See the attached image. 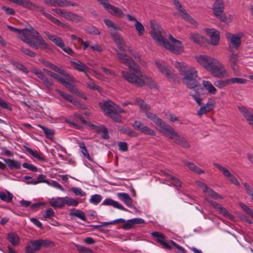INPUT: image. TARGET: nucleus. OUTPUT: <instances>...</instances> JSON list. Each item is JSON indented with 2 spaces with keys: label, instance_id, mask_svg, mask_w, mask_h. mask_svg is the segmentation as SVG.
I'll list each match as a JSON object with an SVG mask.
<instances>
[{
  "label": "nucleus",
  "instance_id": "6e6d98bb",
  "mask_svg": "<svg viewBox=\"0 0 253 253\" xmlns=\"http://www.w3.org/2000/svg\"><path fill=\"white\" fill-rule=\"evenodd\" d=\"M182 17L186 19L187 21H189L190 23L193 25H197V22L192 18L186 12L184 13Z\"/></svg>",
  "mask_w": 253,
  "mask_h": 253
},
{
  "label": "nucleus",
  "instance_id": "72a5a7b5",
  "mask_svg": "<svg viewBox=\"0 0 253 253\" xmlns=\"http://www.w3.org/2000/svg\"><path fill=\"white\" fill-rule=\"evenodd\" d=\"M38 126L42 128L44 132L45 137L48 139H52L53 137L54 132L53 130L47 128L43 126L39 125Z\"/></svg>",
  "mask_w": 253,
  "mask_h": 253
},
{
  "label": "nucleus",
  "instance_id": "5fc2aeb1",
  "mask_svg": "<svg viewBox=\"0 0 253 253\" xmlns=\"http://www.w3.org/2000/svg\"><path fill=\"white\" fill-rule=\"evenodd\" d=\"M190 38L195 42L200 43L203 40V37L197 34L192 33L190 34Z\"/></svg>",
  "mask_w": 253,
  "mask_h": 253
},
{
  "label": "nucleus",
  "instance_id": "5701e85b",
  "mask_svg": "<svg viewBox=\"0 0 253 253\" xmlns=\"http://www.w3.org/2000/svg\"><path fill=\"white\" fill-rule=\"evenodd\" d=\"M72 64L74 66L75 69L80 72L84 73L85 75L88 76V74L86 71L88 69V67H87L84 63L80 61L78 62H72Z\"/></svg>",
  "mask_w": 253,
  "mask_h": 253
},
{
  "label": "nucleus",
  "instance_id": "f257e3e1",
  "mask_svg": "<svg viewBox=\"0 0 253 253\" xmlns=\"http://www.w3.org/2000/svg\"><path fill=\"white\" fill-rule=\"evenodd\" d=\"M117 58L119 61L127 66L129 71H122L123 77L128 82L136 86H149L150 88L157 89V83L150 77L140 70L139 66L129 56L117 51Z\"/></svg>",
  "mask_w": 253,
  "mask_h": 253
},
{
  "label": "nucleus",
  "instance_id": "aec40b11",
  "mask_svg": "<svg viewBox=\"0 0 253 253\" xmlns=\"http://www.w3.org/2000/svg\"><path fill=\"white\" fill-rule=\"evenodd\" d=\"M162 172L165 175L167 176L166 180L170 182L174 187L176 188H179L181 186V182L178 179L170 174H168L164 171H162Z\"/></svg>",
  "mask_w": 253,
  "mask_h": 253
},
{
  "label": "nucleus",
  "instance_id": "3c124183",
  "mask_svg": "<svg viewBox=\"0 0 253 253\" xmlns=\"http://www.w3.org/2000/svg\"><path fill=\"white\" fill-rule=\"evenodd\" d=\"M173 2L177 9L179 11L180 15H183L186 11L183 9L180 2L178 0H173Z\"/></svg>",
  "mask_w": 253,
  "mask_h": 253
},
{
  "label": "nucleus",
  "instance_id": "49530a36",
  "mask_svg": "<svg viewBox=\"0 0 253 253\" xmlns=\"http://www.w3.org/2000/svg\"><path fill=\"white\" fill-rule=\"evenodd\" d=\"M135 27L139 36H141L144 34L145 29L143 25L140 22L138 21H136L135 23Z\"/></svg>",
  "mask_w": 253,
  "mask_h": 253
},
{
  "label": "nucleus",
  "instance_id": "c9c22d12",
  "mask_svg": "<svg viewBox=\"0 0 253 253\" xmlns=\"http://www.w3.org/2000/svg\"><path fill=\"white\" fill-rule=\"evenodd\" d=\"M11 64L16 67L17 69L20 70L22 72L27 74L29 72L28 69L26 68V67L21 63L15 61H12Z\"/></svg>",
  "mask_w": 253,
  "mask_h": 253
},
{
  "label": "nucleus",
  "instance_id": "20e7f679",
  "mask_svg": "<svg viewBox=\"0 0 253 253\" xmlns=\"http://www.w3.org/2000/svg\"><path fill=\"white\" fill-rule=\"evenodd\" d=\"M174 65L183 76L182 82L187 87L197 93L202 89L201 85L197 80L198 73L195 69L188 68L184 62H176Z\"/></svg>",
  "mask_w": 253,
  "mask_h": 253
},
{
  "label": "nucleus",
  "instance_id": "b1692460",
  "mask_svg": "<svg viewBox=\"0 0 253 253\" xmlns=\"http://www.w3.org/2000/svg\"><path fill=\"white\" fill-rule=\"evenodd\" d=\"M50 203L54 208H61L64 206V198H52Z\"/></svg>",
  "mask_w": 253,
  "mask_h": 253
},
{
  "label": "nucleus",
  "instance_id": "338daca9",
  "mask_svg": "<svg viewBox=\"0 0 253 253\" xmlns=\"http://www.w3.org/2000/svg\"><path fill=\"white\" fill-rule=\"evenodd\" d=\"M123 225V228L125 229H129L131 228L134 225V222L133 219L127 220L126 222L125 221Z\"/></svg>",
  "mask_w": 253,
  "mask_h": 253
},
{
  "label": "nucleus",
  "instance_id": "0e129e2a",
  "mask_svg": "<svg viewBox=\"0 0 253 253\" xmlns=\"http://www.w3.org/2000/svg\"><path fill=\"white\" fill-rule=\"evenodd\" d=\"M87 31L88 33L94 35H98L100 34L99 30L94 26L87 27Z\"/></svg>",
  "mask_w": 253,
  "mask_h": 253
},
{
  "label": "nucleus",
  "instance_id": "58836bf2",
  "mask_svg": "<svg viewBox=\"0 0 253 253\" xmlns=\"http://www.w3.org/2000/svg\"><path fill=\"white\" fill-rule=\"evenodd\" d=\"M229 84H245L247 83V80L239 78H232L228 79Z\"/></svg>",
  "mask_w": 253,
  "mask_h": 253
},
{
  "label": "nucleus",
  "instance_id": "412c9836",
  "mask_svg": "<svg viewBox=\"0 0 253 253\" xmlns=\"http://www.w3.org/2000/svg\"><path fill=\"white\" fill-rule=\"evenodd\" d=\"M4 161L10 169H19L21 164L19 162L10 159H4Z\"/></svg>",
  "mask_w": 253,
  "mask_h": 253
},
{
  "label": "nucleus",
  "instance_id": "a878e982",
  "mask_svg": "<svg viewBox=\"0 0 253 253\" xmlns=\"http://www.w3.org/2000/svg\"><path fill=\"white\" fill-rule=\"evenodd\" d=\"M7 239L14 246H17L19 244L20 239L18 236L15 233H9L7 234Z\"/></svg>",
  "mask_w": 253,
  "mask_h": 253
},
{
  "label": "nucleus",
  "instance_id": "7c9ffc66",
  "mask_svg": "<svg viewBox=\"0 0 253 253\" xmlns=\"http://www.w3.org/2000/svg\"><path fill=\"white\" fill-rule=\"evenodd\" d=\"M13 197V195L7 190H6L5 192L0 193V199L4 202L7 203L10 202Z\"/></svg>",
  "mask_w": 253,
  "mask_h": 253
},
{
  "label": "nucleus",
  "instance_id": "393cba45",
  "mask_svg": "<svg viewBox=\"0 0 253 253\" xmlns=\"http://www.w3.org/2000/svg\"><path fill=\"white\" fill-rule=\"evenodd\" d=\"M184 164L189 168L192 171L199 174L204 173V171L197 167L194 163L186 161H183Z\"/></svg>",
  "mask_w": 253,
  "mask_h": 253
},
{
  "label": "nucleus",
  "instance_id": "680f3d73",
  "mask_svg": "<svg viewBox=\"0 0 253 253\" xmlns=\"http://www.w3.org/2000/svg\"><path fill=\"white\" fill-rule=\"evenodd\" d=\"M245 188L247 191V193L248 195H250L252 199L253 198V188L250 186L247 183L244 182L243 183Z\"/></svg>",
  "mask_w": 253,
  "mask_h": 253
},
{
  "label": "nucleus",
  "instance_id": "39448f33",
  "mask_svg": "<svg viewBox=\"0 0 253 253\" xmlns=\"http://www.w3.org/2000/svg\"><path fill=\"white\" fill-rule=\"evenodd\" d=\"M18 38L35 49H37L39 47L43 48L48 47V44L33 27L23 29L22 34Z\"/></svg>",
  "mask_w": 253,
  "mask_h": 253
},
{
  "label": "nucleus",
  "instance_id": "bf43d9fd",
  "mask_svg": "<svg viewBox=\"0 0 253 253\" xmlns=\"http://www.w3.org/2000/svg\"><path fill=\"white\" fill-rule=\"evenodd\" d=\"M38 251L35 250V247L33 246L32 241H31L26 247L25 253H35V252Z\"/></svg>",
  "mask_w": 253,
  "mask_h": 253
},
{
  "label": "nucleus",
  "instance_id": "4be33fe9",
  "mask_svg": "<svg viewBox=\"0 0 253 253\" xmlns=\"http://www.w3.org/2000/svg\"><path fill=\"white\" fill-rule=\"evenodd\" d=\"M48 39L53 42L56 45L60 48L63 47L64 43L62 39L55 35H50L49 34H46Z\"/></svg>",
  "mask_w": 253,
  "mask_h": 253
},
{
  "label": "nucleus",
  "instance_id": "69168bd1",
  "mask_svg": "<svg viewBox=\"0 0 253 253\" xmlns=\"http://www.w3.org/2000/svg\"><path fill=\"white\" fill-rule=\"evenodd\" d=\"M21 51L24 53L25 55H28L31 57H34L36 56L35 53L30 49L25 48L21 47Z\"/></svg>",
  "mask_w": 253,
  "mask_h": 253
},
{
  "label": "nucleus",
  "instance_id": "603ef678",
  "mask_svg": "<svg viewBox=\"0 0 253 253\" xmlns=\"http://www.w3.org/2000/svg\"><path fill=\"white\" fill-rule=\"evenodd\" d=\"M70 20L76 23L82 22L84 21V18L81 16L72 13Z\"/></svg>",
  "mask_w": 253,
  "mask_h": 253
},
{
  "label": "nucleus",
  "instance_id": "c85d7f7f",
  "mask_svg": "<svg viewBox=\"0 0 253 253\" xmlns=\"http://www.w3.org/2000/svg\"><path fill=\"white\" fill-rule=\"evenodd\" d=\"M24 148L27 152H28L34 158L40 161H43L44 160V158L42 156V154L41 153H39L37 151L33 150L32 149L30 148L26 145H24Z\"/></svg>",
  "mask_w": 253,
  "mask_h": 253
},
{
  "label": "nucleus",
  "instance_id": "9b49d317",
  "mask_svg": "<svg viewBox=\"0 0 253 253\" xmlns=\"http://www.w3.org/2000/svg\"><path fill=\"white\" fill-rule=\"evenodd\" d=\"M229 64L235 75H238L239 73V56L237 53H233L229 55Z\"/></svg>",
  "mask_w": 253,
  "mask_h": 253
},
{
  "label": "nucleus",
  "instance_id": "9d476101",
  "mask_svg": "<svg viewBox=\"0 0 253 253\" xmlns=\"http://www.w3.org/2000/svg\"><path fill=\"white\" fill-rule=\"evenodd\" d=\"M213 165L217 168L221 172H222L223 175L234 185L239 186L240 185V182L237 178L232 174L230 171L226 168L217 163H213Z\"/></svg>",
  "mask_w": 253,
  "mask_h": 253
},
{
  "label": "nucleus",
  "instance_id": "423d86ee",
  "mask_svg": "<svg viewBox=\"0 0 253 253\" xmlns=\"http://www.w3.org/2000/svg\"><path fill=\"white\" fill-rule=\"evenodd\" d=\"M99 105L106 115L117 122H122L120 114L125 113L122 109L110 101L99 102Z\"/></svg>",
  "mask_w": 253,
  "mask_h": 253
},
{
  "label": "nucleus",
  "instance_id": "c03bdc74",
  "mask_svg": "<svg viewBox=\"0 0 253 253\" xmlns=\"http://www.w3.org/2000/svg\"><path fill=\"white\" fill-rule=\"evenodd\" d=\"M48 67L51 68V69L56 71L57 72L66 76L68 77L69 76V75L67 74L64 70L58 68L57 66L52 64L49 63L48 64Z\"/></svg>",
  "mask_w": 253,
  "mask_h": 253
},
{
  "label": "nucleus",
  "instance_id": "dca6fc26",
  "mask_svg": "<svg viewBox=\"0 0 253 253\" xmlns=\"http://www.w3.org/2000/svg\"><path fill=\"white\" fill-rule=\"evenodd\" d=\"M35 250H40L42 247H48L54 246V243L48 240H37L32 241Z\"/></svg>",
  "mask_w": 253,
  "mask_h": 253
},
{
  "label": "nucleus",
  "instance_id": "7ed1b4c3",
  "mask_svg": "<svg viewBox=\"0 0 253 253\" xmlns=\"http://www.w3.org/2000/svg\"><path fill=\"white\" fill-rule=\"evenodd\" d=\"M147 117L160 128L159 129L160 132L169 139L173 140V142L175 144L184 148L190 147L189 144L184 137L180 135L172 126L167 124L156 115L147 113Z\"/></svg>",
  "mask_w": 253,
  "mask_h": 253
},
{
  "label": "nucleus",
  "instance_id": "473e14b6",
  "mask_svg": "<svg viewBox=\"0 0 253 253\" xmlns=\"http://www.w3.org/2000/svg\"><path fill=\"white\" fill-rule=\"evenodd\" d=\"M70 215L76 216L84 221H85L86 219L84 212L80 210L73 209L70 213Z\"/></svg>",
  "mask_w": 253,
  "mask_h": 253
},
{
  "label": "nucleus",
  "instance_id": "ddd939ff",
  "mask_svg": "<svg viewBox=\"0 0 253 253\" xmlns=\"http://www.w3.org/2000/svg\"><path fill=\"white\" fill-rule=\"evenodd\" d=\"M196 61L207 70L214 61V58L207 55H199L195 57Z\"/></svg>",
  "mask_w": 253,
  "mask_h": 253
},
{
  "label": "nucleus",
  "instance_id": "de8ad7c7",
  "mask_svg": "<svg viewBox=\"0 0 253 253\" xmlns=\"http://www.w3.org/2000/svg\"><path fill=\"white\" fill-rule=\"evenodd\" d=\"M78 251L80 253H93L92 250L81 245H76Z\"/></svg>",
  "mask_w": 253,
  "mask_h": 253
},
{
  "label": "nucleus",
  "instance_id": "6e6552de",
  "mask_svg": "<svg viewBox=\"0 0 253 253\" xmlns=\"http://www.w3.org/2000/svg\"><path fill=\"white\" fill-rule=\"evenodd\" d=\"M214 77L222 78L227 73L224 66L217 59H214V61L207 70Z\"/></svg>",
  "mask_w": 253,
  "mask_h": 253
},
{
  "label": "nucleus",
  "instance_id": "052dcab7",
  "mask_svg": "<svg viewBox=\"0 0 253 253\" xmlns=\"http://www.w3.org/2000/svg\"><path fill=\"white\" fill-rule=\"evenodd\" d=\"M71 191L74 192V193L76 195L78 196H85V193L84 192H83L82 189L80 188H76L73 187L71 189Z\"/></svg>",
  "mask_w": 253,
  "mask_h": 253
},
{
  "label": "nucleus",
  "instance_id": "e2e57ef3",
  "mask_svg": "<svg viewBox=\"0 0 253 253\" xmlns=\"http://www.w3.org/2000/svg\"><path fill=\"white\" fill-rule=\"evenodd\" d=\"M91 127L93 129H95L96 132L99 134L102 133L107 128L103 126H96L94 125H91Z\"/></svg>",
  "mask_w": 253,
  "mask_h": 253
},
{
  "label": "nucleus",
  "instance_id": "37998d69",
  "mask_svg": "<svg viewBox=\"0 0 253 253\" xmlns=\"http://www.w3.org/2000/svg\"><path fill=\"white\" fill-rule=\"evenodd\" d=\"M214 84L215 86L219 88H223L224 87L229 85L228 79L225 80H218L214 82Z\"/></svg>",
  "mask_w": 253,
  "mask_h": 253
},
{
  "label": "nucleus",
  "instance_id": "6ab92c4d",
  "mask_svg": "<svg viewBox=\"0 0 253 253\" xmlns=\"http://www.w3.org/2000/svg\"><path fill=\"white\" fill-rule=\"evenodd\" d=\"M102 205L104 206H112L114 208L123 210L126 211V209L121 204H120L118 202L115 201L112 199H106L102 203Z\"/></svg>",
  "mask_w": 253,
  "mask_h": 253
},
{
  "label": "nucleus",
  "instance_id": "a211bd4d",
  "mask_svg": "<svg viewBox=\"0 0 253 253\" xmlns=\"http://www.w3.org/2000/svg\"><path fill=\"white\" fill-rule=\"evenodd\" d=\"M239 109L249 124L251 125H253V114H251L249 110L244 106L239 107Z\"/></svg>",
  "mask_w": 253,
  "mask_h": 253
},
{
  "label": "nucleus",
  "instance_id": "ea45409f",
  "mask_svg": "<svg viewBox=\"0 0 253 253\" xmlns=\"http://www.w3.org/2000/svg\"><path fill=\"white\" fill-rule=\"evenodd\" d=\"M151 235L153 237L157 238L156 242L159 243L160 244L162 242L165 240V237L163 234L159 232H152Z\"/></svg>",
  "mask_w": 253,
  "mask_h": 253
},
{
  "label": "nucleus",
  "instance_id": "f8f14e48",
  "mask_svg": "<svg viewBox=\"0 0 253 253\" xmlns=\"http://www.w3.org/2000/svg\"><path fill=\"white\" fill-rule=\"evenodd\" d=\"M155 64L160 72L165 75V76L170 81H174L176 78V75L173 74L172 70L169 69L168 66L163 65L158 61H156Z\"/></svg>",
  "mask_w": 253,
  "mask_h": 253
},
{
  "label": "nucleus",
  "instance_id": "a18cd8bd",
  "mask_svg": "<svg viewBox=\"0 0 253 253\" xmlns=\"http://www.w3.org/2000/svg\"><path fill=\"white\" fill-rule=\"evenodd\" d=\"M239 205L247 214L253 217V210L252 209L243 203H240Z\"/></svg>",
  "mask_w": 253,
  "mask_h": 253
},
{
  "label": "nucleus",
  "instance_id": "bb28decb",
  "mask_svg": "<svg viewBox=\"0 0 253 253\" xmlns=\"http://www.w3.org/2000/svg\"><path fill=\"white\" fill-rule=\"evenodd\" d=\"M135 103L137 104L140 107V109L144 112H146V115H147V113H151V112H149L148 111L150 109V107L144 102L143 100L139 98H136L135 100Z\"/></svg>",
  "mask_w": 253,
  "mask_h": 253
},
{
  "label": "nucleus",
  "instance_id": "8fccbe9b",
  "mask_svg": "<svg viewBox=\"0 0 253 253\" xmlns=\"http://www.w3.org/2000/svg\"><path fill=\"white\" fill-rule=\"evenodd\" d=\"M57 92L66 100H67L70 102L72 101V99H73V97L70 94H67V93L64 92L59 90H57Z\"/></svg>",
  "mask_w": 253,
  "mask_h": 253
},
{
  "label": "nucleus",
  "instance_id": "0eeeda50",
  "mask_svg": "<svg viewBox=\"0 0 253 253\" xmlns=\"http://www.w3.org/2000/svg\"><path fill=\"white\" fill-rule=\"evenodd\" d=\"M243 36L242 33L232 34L231 33L227 32L225 34V37L229 42L228 51L233 52L239 48L241 44V39Z\"/></svg>",
  "mask_w": 253,
  "mask_h": 253
},
{
  "label": "nucleus",
  "instance_id": "864d4df0",
  "mask_svg": "<svg viewBox=\"0 0 253 253\" xmlns=\"http://www.w3.org/2000/svg\"><path fill=\"white\" fill-rule=\"evenodd\" d=\"M103 21L108 28H112L115 30L120 29L119 27H117L115 25L113 21L109 19H104Z\"/></svg>",
  "mask_w": 253,
  "mask_h": 253
},
{
  "label": "nucleus",
  "instance_id": "cd10ccee",
  "mask_svg": "<svg viewBox=\"0 0 253 253\" xmlns=\"http://www.w3.org/2000/svg\"><path fill=\"white\" fill-rule=\"evenodd\" d=\"M118 195L120 199L123 201L127 206L129 207H131L132 200L128 194L125 193H119Z\"/></svg>",
  "mask_w": 253,
  "mask_h": 253
},
{
  "label": "nucleus",
  "instance_id": "f3484780",
  "mask_svg": "<svg viewBox=\"0 0 253 253\" xmlns=\"http://www.w3.org/2000/svg\"><path fill=\"white\" fill-rule=\"evenodd\" d=\"M215 107V102L213 101H209L207 104L202 106L199 111L197 112V115L201 117L203 114H206L207 113L212 110Z\"/></svg>",
  "mask_w": 253,
  "mask_h": 253
},
{
  "label": "nucleus",
  "instance_id": "f704fd0d",
  "mask_svg": "<svg viewBox=\"0 0 253 253\" xmlns=\"http://www.w3.org/2000/svg\"><path fill=\"white\" fill-rule=\"evenodd\" d=\"M78 144L79 145L80 148L81 150V152L84 157L86 158L88 160H91V158L88 153L84 143V142H80Z\"/></svg>",
  "mask_w": 253,
  "mask_h": 253
},
{
  "label": "nucleus",
  "instance_id": "a19ab883",
  "mask_svg": "<svg viewBox=\"0 0 253 253\" xmlns=\"http://www.w3.org/2000/svg\"><path fill=\"white\" fill-rule=\"evenodd\" d=\"M102 200V197L99 194H95L91 196L89 199V202L95 205H98Z\"/></svg>",
  "mask_w": 253,
  "mask_h": 253
},
{
  "label": "nucleus",
  "instance_id": "e433bc0d",
  "mask_svg": "<svg viewBox=\"0 0 253 253\" xmlns=\"http://www.w3.org/2000/svg\"><path fill=\"white\" fill-rule=\"evenodd\" d=\"M79 204V202L71 198L68 197H64V205L65 204L69 206H77Z\"/></svg>",
  "mask_w": 253,
  "mask_h": 253
},
{
  "label": "nucleus",
  "instance_id": "4468645a",
  "mask_svg": "<svg viewBox=\"0 0 253 253\" xmlns=\"http://www.w3.org/2000/svg\"><path fill=\"white\" fill-rule=\"evenodd\" d=\"M205 32L210 37L211 44L213 45H217L219 43L220 39L219 32L214 29H206Z\"/></svg>",
  "mask_w": 253,
  "mask_h": 253
},
{
  "label": "nucleus",
  "instance_id": "1a4fd4ad",
  "mask_svg": "<svg viewBox=\"0 0 253 253\" xmlns=\"http://www.w3.org/2000/svg\"><path fill=\"white\" fill-rule=\"evenodd\" d=\"M224 4L222 0H215L212 7L214 15L221 21L225 22L227 17L224 13Z\"/></svg>",
  "mask_w": 253,
  "mask_h": 253
},
{
  "label": "nucleus",
  "instance_id": "09e8293b",
  "mask_svg": "<svg viewBox=\"0 0 253 253\" xmlns=\"http://www.w3.org/2000/svg\"><path fill=\"white\" fill-rule=\"evenodd\" d=\"M43 2L45 4L54 7L62 5L61 2H59V0H44Z\"/></svg>",
  "mask_w": 253,
  "mask_h": 253
},
{
  "label": "nucleus",
  "instance_id": "f03ea898",
  "mask_svg": "<svg viewBox=\"0 0 253 253\" xmlns=\"http://www.w3.org/2000/svg\"><path fill=\"white\" fill-rule=\"evenodd\" d=\"M151 30L150 34L152 38L165 48L172 51L175 54H179L183 51L181 42L169 35V39L173 43L171 45L166 39L164 37V31L158 23L154 20L150 21Z\"/></svg>",
  "mask_w": 253,
  "mask_h": 253
},
{
  "label": "nucleus",
  "instance_id": "774afa93",
  "mask_svg": "<svg viewBox=\"0 0 253 253\" xmlns=\"http://www.w3.org/2000/svg\"><path fill=\"white\" fill-rule=\"evenodd\" d=\"M23 168L27 169L32 171H37L38 169L33 165L29 164L27 163H24L22 164Z\"/></svg>",
  "mask_w": 253,
  "mask_h": 253
},
{
  "label": "nucleus",
  "instance_id": "c756f323",
  "mask_svg": "<svg viewBox=\"0 0 253 253\" xmlns=\"http://www.w3.org/2000/svg\"><path fill=\"white\" fill-rule=\"evenodd\" d=\"M202 84L204 87L208 91L209 93L212 94L216 93V89L211 82L208 81H203Z\"/></svg>",
  "mask_w": 253,
  "mask_h": 253
},
{
  "label": "nucleus",
  "instance_id": "79ce46f5",
  "mask_svg": "<svg viewBox=\"0 0 253 253\" xmlns=\"http://www.w3.org/2000/svg\"><path fill=\"white\" fill-rule=\"evenodd\" d=\"M140 131L145 134L152 136H154L156 135V132L154 130L144 125L142 126Z\"/></svg>",
  "mask_w": 253,
  "mask_h": 253
},
{
  "label": "nucleus",
  "instance_id": "2eb2a0df",
  "mask_svg": "<svg viewBox=\"0 0 253 253\" xmlns=\"http://www.w3.org/2000/svg\"><path fill=\"white\" fill-rule=\"evenodd\" d=\"M104 8L112 15L117 17H122L125 14L122 9L108 3L104 4Z\"/></svg>",
  "mask_w": 253,
  "mask_h": 253
},
{
  "label": "nucleus",
  "instance_id": "4c0bfd02",
  "mask_svg": "<svg viewBox=\"0 0 253 253\" xmlns=\"http://www.w3.org/2000/svg\"><path fill=\"white\" fill-rule=\"evenodd\" d=\"M205 192L207 193L209 196L213 199L216 200L218 199H222L221 196L219 195L217 193L215 192L210 187H208Z\"/></svg>",
  "mask_w": 253,
  "mask_h": 253
},
{
  "label": "nucleus",
  "instance_id": "2f4dec72",
  "mask_svg": "<svg viewBox=\"0 0 253 253\" xmlns=\"http://www.w3.org/2000/svg\"><path fill=\"white\" fill-rule=\"evenodd\" d=\"M119 130L121 133H125L131 137H137L138 136L136 132L128 127H120Z\"/></svg>",
  "mask_w": 253,
  "mask_h": 253
},
{
  "label": "nucleus",
  "instance_id": "13d9d810",
  "mask_svg": "<svg viewBox=\"0 0 253 253\" xmlns=\"http://www.w3.org/2000/svg\"><path fill=\"white\" fill-rule=\"evenodd\" d=\"M54 215L55 213L53 210L51 208H49L46 210L45 213L43 215V217L44 218H49L54 216Z\"/></svg>",
  "mask_w": 253,
  "mask_h": 253
},
{
  "label": "nucleus",
  "instance_id": "4d7b16f0",
  "mask_svg": "<svg viewBox=\"0 0 253 253\" xmlns=\"http://www.w3.org/2000/svg\"><path fill=\"white\" fill-rule=\"evenodd\" d=\"M218 210L221 214L226 217H228L230 219L233 217V216L228 212L226 209L222 207L221 205L218 209Z\"/></svg>",
  "mask_w": 253,
  "mask_h": 253
}]
</instances>
